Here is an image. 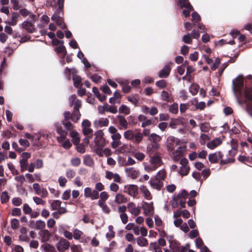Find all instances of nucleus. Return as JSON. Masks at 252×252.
Wrapping results in <instances>:
<instances>
[{"label": "nucleus", "mask_w": 252, "mask_h": 252, "mask_svg": "<svg viewBox=\"0 0 252 252\" xmlns=\"http://www.w3.org/2000/svg\"><path fill=\"white\" fill-rule=\"evenodd\" d=\"M244 85V77L239 75L232 82V88L234 94L237 99L240 98L243 94V87Z\"/></svg>", "instance_id": "f257e3e1"}, {"label": "nucleus", "mask_w": 252, "mask_h": 252, "mask_svg": "<svg viewBox=\"0 0 252 252\" xmlns=\"http://www.w3.org/2000/svg\"><path fill=\"white\" fill-rule=\"evenodd\" d=\"M124 136L126 140L133 141L136 144H139L143 139L141 132L134 133L131 130H127L124 133Z\"/></svg>", "instance_id": "f03ea898"}, {"label": "nucleus", "mask_w": 252, "mask_h": 252, "mask_svg": "<svg viewBox=\"0 0 252 252\" xmlns=\"http://www.w3.org/2000/svg\"><path fill=\"white\" fill-rule=\"evenodd\" d=\"M167 149L169 154L174 150L175 147L180 146L179 139L170 136L167 138Z\"/></svg>", "instance_id": "7ed1b4c3"}, {"label": "nucleus", "mask_w": 252, "mask_h": 252, "mask_svg": "<svg viewBox=\"0 0 252 252\" xmlns=\"http://www.w3.org/2000/svg\"><path fill=\"white\" fill-rule=\"evenodd\" d=\"M94 146L104 147L105 145V140L103 137L104 133L102 130H98L94 133Z\"/></svg>", "instance_id": "20e7f679"}, {"label": "nucleus", "mask_w": 252, "mask_h": 252, "mask_svg": "<svg viewBox=\"0 0 252 252\" xmlns=\"http://www.w3.org/2000/svg\"><path fill=\"white\" fill-rule=\"evenodd\" d=\"M142 208L143 210V214L146 216L151 217L154 214V207L153 202L148 203L143 202Z\"/></svg>", "instance_id": "39448f33"}, {"label": "nucleus", "mask_w": 252, "mask_h": 252, "mask_svg": "<svg viewBox=\"0 0 252 252\" xmlns=\"http://www.w3.org/2000/svg\"><path fill=\"white\" fill-rule=\"evenodd\" d=\"M186 150V147L184 146H179L177 149L171 151V154H169L171 156L172 159L174 161H178L183 156V152Z\"/></svg>", "instance_id": "423d86ee"}, {"label": "nucleus", "mask_w": 252, "mask_h": 252, "mask_svg": "<svg viewBox=\"0 0 252 252\" xmlns=\"http://www.w3.org/2000/svg\"><path fill=\"white\" fill-rule=\"evenodd\" d=\"M84 196L92 200H95L98 198L99 193L96 190H92L91 188L87 187L84 189Z\"/></svg>", "instance_id": "0eeeda50"}, {"label": "nucleus", "mask_w": 252, "mask_h": 252, "mask_svg": "<svg viewBox=\"0 0 252 252\" xmlns=\"http://www.w3.org/2000/svg\"><path fill=\"white\" fill-rule=\"evenodd\" d=\"M82 132L85 135L92 134L93 129L91 128V123L88 120H84L82 122Z\"/></svg>", "instance_id": "6e6552de"}, {"label": "nucleus", "mask_w": 252, "mask_h": 252, "mask_svg": "<svg viewBox=\"0 0 252 252\" xmlns=\"http://www.w3.org/2000/svg\"><path fill=\"white\" fill-rule=\"evenodd\" d=\"M70 246V243L64 239H61L56 244L58 250L60 252H64Z\"/></svg>", "instance_id": "1a4fd4ad"}, {"label": "nucleus", "mask_w": 252, "mask_h": 252, "mask_svg": "<svg viewBox=\"0 0 252 252\" xmlns=\"http://www.w3.org/2000/svg\"><path fill=\"white\" fill-rule=\"evenodd\" d=\"M127 208L130 214L135 216H138L140 213V208L136 206L133 202H129L127 205Z\"/></svg>", "instance_id": "9d476101"}, {"label": "nucleus", "mask_w": 252, "mask_h": 252, "mask_svg": "<svg viewBox=\"0 0 252 252\" xmlns=\"http://www.w3.org/2000/svg\"><path fill=\"white\" fill-rule=\"evenodd\" d=\"M105 178L108 180H113L114 182L116 183H120L121 181L120 175L117 173H114L111 171H105Z\"/></svg>", "instance_id": "9b49d317"}, {"label": "nucleus", "mask_w": 252, "mask_h": 252, "mask_svg": "<svg viewBox=\"0 0 252 252\" xmlns=\"http://www.w3.org/2000/svg\"><path fill=\"white\" fill-rule=\"evenodd\" d=\"M109 124V120L105 118H101L95 120L94 122L95 127L98 128L103 126H107Z\"/></svg>", "instance_id": "f8f14e48"}, {"label": "nucleus", "mask_w": 252, "mask_h": 252, "mask_svg": "<svg viewBox=\"0 0 252 252\" xmlns=\"http://www.w3.org/2000/svg\"><path fill=\"white\" fill-rule=\"evenodd\" d=\"M125 171L127 176L133 179L137 178L140 174L139 171L133 167L126 168Z\"/></svg>", "instance_id": "ddd939ff"}, {"label": "nucleus", "mask_w": 252, "mask_h": 252, "mask_svg": "<svg viewBox=\"0 0 252 252\" xmlns=\"http://www.w3.org/2000/svg\"><path fill=\"white\" fill-rule=\"evenodd\" d=\"M148 139L151 142H153L154 144L152 145L153 147H154L155 149L158 148V146L157 143L161 139V137L159 135L156 133H152L151 134L149 135Z\"/></svg>", "instance_id": "4468645a"}, {"label": "nucleus", "mask_w": 252, "mask_h": 252, "mask_svg": "<svg viewBox=\"0 0 252 252\" xmlns=\"http://www.w3.org/2000/svg\"><path fill=\"white\" fill-rule=\"evenodd\" d=\"M108 131L111 134L112 140L120 139L121 138V135L118 132L117 129L115 126H109Z\"/></svg>", "instance_id": "2eb2a0df"}, {"label": "nucleus", "mask_w": 252, "mask_h": 252, "mask_svg": "<svg viewBox=\"0 0 252 252\" xmlns=\"http://www.w3.org/2000/svg\"><path fill=\"white\" fill-rule=\"evenodd\" d=\"M52 21H56L57 25L60 27L61 28L64 29L66 28V26L64 23L63 19L61 18L58 14L55 13L53 14L51 17Z\"/></svg>", "instance_id": "dca6fc26"}, {"label": "nucleus", "mask_w": 252, "mask_h": 252, "mask_svg": "<svg viewBox=\"0 0 252 252\" xmlns=\"http://www.w3.org/2000/svg\"><path fill=\"white\" fill-rule=\"evenodd\" d=\"M150 186L157 190H160L163 187V183L160 180H158L154 177V179H151L150 181Z\"/></svg>", "instance_id": "f3484780"}, {"label": "nucleus", "mask_w": 252, "mask_h": 252, "mask_svg": "<svg viewBox=\"0 0 252 252\" xmlns=\"http://www.w3.org/2000/svg\"><path fill=\"white\" fill-rule=\"evenodd\" d=\"M34 22V20H33L32 23L28 21H25L22 24V27L29 32H33L35 31V28L33 26Z\"/></svg>", "instance_id": "a211bd4d"}, {"label": "nucleus", "mask_w": 252, "mask_h": 252, "mask_svg": "<svg viewBox=\"0 0 252 252\" xmlns=\"http://www.w3.org/2000/svg\"><path fill=\"white\" fill-rule=\"evenodd\" d=\"M222 157L221 153L220 152L213 153L209 155V160L211 163L217 162Z\"/></svg>", "instance_id": "6ab92c4d"}, {"label": "nucleus", "mask_w": 252, "mask_h": 252, "mask_svg": "<svg viewBox=\"0 0 252 252\" xmlns=\"http://www.w3.org/2000/svg\"><path fill=\"white\" fill-rule=\"evenodd\" d=\"M140 190L143 194L145 199L148 200H151L152 199V196L150 191L145 186H141L140 187Z\"/></svg>", "instance_id": "aec40b11"}, {"label": "nucleus", "mask_w": 252, "mask_h": 252, "mask_svg": "<svg viewBox=\"0 0 252 252\" xmlns=\"http://www.w3.org/2000/svg\"><path fill=\"white\" fill-rule=\"evenodd\" d=\"M150 163L157 168L162 164L161 158L159 156L155 155L151 158Z\"/></svg>", "instance_id": "412c9836"}, {"label": "nucleus", "mask_w": 252, "mask_h": 252, "mask_svg": "<svg viewBox=\"0 0 252 252\" xmlns=\"http://www.w3.org/2000/svg\"><path fill=\"white\" fill-rule=\"evenodd\" d=\"M70 135L72 138V141L74 145H77L79 143L80 137L78 132L71 130L70 132Z\"/></svg>", "instance_id": "4be33fe9"}, {"label": "nucleus", "mask_w": 252, "mask_h": 252, "mask_svg": "<svg viewBox=\"0 0 252 252\" xmlns=\"http://www.w3.org/2000/svg\"><path fill=\"white\" fill-rule=\"evenodd\" d=\"M221 143V141L220 138H216L212 141L207 143V146L210 149H213L218 147Z\"/></svg>", "instance_id": "5701e85b"}, {"label": "nucleus", "mask_w": 252, "mask_h": 252, "mask_svg": "<svg viewBox=\"0 0 252 252\" xmlns=\"http://www.w3.org/2000/svg\"><path fill=\"white\" fill-rule=\"evenodd\" d=\"M118 118L119 120L120 127L119 129H126L128 127V123L125 117L122 116H118Z\"/></svg>", "instance_id": "b1692460"}, {"label": "nucleus", "mask_w": 252, "mask_h": 252, "mask_svg": "<svg viewBox=\"0 0 252 252\" xmlns=\"http://www.w3.org/2000/svg\"><path fill=\"white\" fill-rule=\"evenodd\" d=\"M127 201V198L124 195L121 193H118L116 194L115 198V202L118 204L125 203Z\"/></svg>", "instance_id": "393cba45"}, {"label": "nucleus", "mask_w": 252, "mask_h": 252, "mask_svg": "<svg viewBox=\"0 0 252 252\" xmlns=\"http://www.w3.org/2000/svg\"><path fill=\"white\" fill-rule=\"evenodd\" d=\"M128 192L129 195L133 197H135L138 194L137 186L134 185H129L128 188Z\"/></svg>", "instance_id": "a878e982"}, {"label": "nucleus", "mask_w": 252, "mask_h": 252, "mask_svg": "<svg viewBox=\"0 0 252 252\" xmlns=\"http://www.w3.org/2000/svg\"><path fill=\"white\" fill-rule=\"evenodd\" d=\"M122 160H124V158H120L119 162L122 164V165L130 166L133 165L136 163L135 160H134L131 157H128L127 160L126 161H123V162H121Z\"/></svg>", "instance_id": "bb28decb"}, {"label": "nucleus", "mask_w": 252, "mask_h": 252, "mask_svg": "<svg viewBox=\"0 0 252 252\" xmlns=\"http://www.w3.org/2000/svg\"><path fill=\"white\" fill-rule=\"evenodd\" d=\"M170 68L169 65L165 66L162 70L159 73V77L160 78H166L169 74Z\"/></svg>", "instance_id": "cd10ccee"}, {"label": "nucleus", "mask_w": 252, "mask_h": 252, "mask_svg": "<svg viewBox=\"0 0 252 252\" xmlns=\"http://www.w3.org/2000/svg\"><path fill=\"white\" fill-rule=\"evenodd\" d=\"M39 235L41 238L42 242L47 241L50 237V234L47 230H43L39 232Z\"/></svg>", "instance_id": "c85d7f7f"}, {"label": "nucleus", "mask_w": 252, "mask_h": 252, "mask_svg": "<svg viewBox=\"0 0 252 252\" xmlns=\"http://www.w3.org/2000/svg\"><path fill=\"white\" fill-rule=\"evenodd\" d=\"M166 176V173L164 169L159 170L155 175V178L158 180H160L161 182L163 181Z\"/></svg>", "instance_id": "c756f323"}, {"label": "nucleus", "mask_w": 252, "mask_h": 252, "mask_svg": "<svg viewBox=\"0 0 252 252\" xmlns=\"http://www.w3.org/2000/svg\"><path fill=\"white\" fill-rule=\"evenodd\" d=\"M19 15L17 13H12L11 15V20L7 23L10 26H15L17 24V19Z\"/></svg>", "instance_id": "7c9ffc66"}, {"label": "nucleus", "mask_w": 252, "mask_h": 252, "mask_svg": "<svg viewBox=\"0 0 252 252\" xmlns=\"http://www.w3.org/2000/svg\"><path fill=\"white\" fill-rule=\"evenodd\" d=\"M132 156L138 161H142L145 158V155L140 152H135L132 153Z\"/></svg>", "instance_id": "2f4dec72"}, {"label": "nucleus", "mask_w": 252, "mask_h": 252, "mask_svg": "<svg viewBox=\"0 0 252 252\" xmlns=\"http://www.w3.org/2000/svg\"><path fill=\"white\" fill-rule=\"evenodd\" d=\"M119 112L126 115L130 114V109L126 105L123 104L119 108Z\"/></svg>", "instance_id": "473e14b6"}, {"label": "nucleus", "mask_w": 252, "mask_h": 252, "mask_svg": "<svg viewBox=\"0 0 252 252\" xmlns=\"http://www.w3.org/2000/svg\"><path fill=\"white\" fill-rule=\"evenodd\" d=\"M55 51L58 54H61L63 58L66 54V51L63 44H61L56 47L55 48Z\"/></svg>", "instance_id": "72a5a7b5"}, {"label": "nucleus", "mask_w": 252, "mask_h": 252, "mask_svg": "<svg viewBox=\"0 0 252 252\" xmlns=\"http://www.w3.org/2000/svg\"><path fill=\"white\" fill-rule=\"evenodd\" d=\"M93 92L100 101H103L106 99V97L105 95H101L96 87L93 88Z\"/></svg>", "instance_id": "f704fd0d"}, {"label": "nucleus", "mask_w": 252, "mask_h": 252, "mask_svg": "<svg viewBox=\"0 0 252 252\" xmlns=\"http://www.w3.org/2000/svg\"><path fill=\"white\" fill-rule=\"evenodd\" d=\"M83 233L81 230L76 228L73 230V237L74 239L79 240L81 238L83 239Z\"/></svg>", "instance_id": "c9c22d12"}, {"label": "nucleus", "mask_w": 252, "mask_h": 252, "mask_svg": "<svg viewBox=\"0 0 252 252\" xmlns=\"http://www.w3.org/2000/svg\"><path fill=\"white\" fill-rule=\"evenodd\" d=\"M192 103L195 106V108L196 109H199L200 110H203L206 106L205 103L204 102L201 101L200 102H198L196 99L192 101Z\"/></svg>", "instance_id": "e433bc0d"}, {"label": "nucleus", "mask_w": 252, "mask_h": 252, "mask_svg": "<svg viewBox=\"0 0 252 252\" xmlns=\"http://www.w3.org/2000/svg\"><path fill=\"white\" fill-rule=\"evenodd\" d=\"M137 244L140 247H146L148 245V240L143 237H139L136 239Z\"/></svg>", "instance_id": "4c0bfd02"}, {"label": "nucleus", "mask_w": 252, "mask_h": 252, "mask_svg": "<svg viewBox=\"0 0 252 252\" xmlns=\"http://www.w3.org/2000/svg\"><path fill=\"white\" fill-rule=\"evenodd\" d=\"M104 109L106 112L115 114L117 112V107L115 106H110L108 104H104Z\"/></svg>", "instance_id": "58836bf2"}, {"label": "nucleus", "mask_w": 252, "mask_h": 252, "mask_svg": "<svg viewBox=\"0 0 252 252\" xmlns=\"http://www.w3.org/2000/svg\"><path fill=\"white\" fill-rule=\"evenodd\" d=\"M73 80L74 85L76 88H78L79 86L82 85V79L80 76H77V75H74L73 77Z\"/></svg>", "instance_id": "ea45409f"}, {"label": "nucleus", "mask_w": 252, "mask_h": 252, "mask_svg": "<svg viewBox=\"0 0 252 252\" xmlns=\"http://www.w3.org/2000/svg\"><path fill=\"white\" fill-rule=\"evenodd\" d=\"M109 195L106 191H102L100 193V199L98 201V203H105V201L108 199Z\"/></svg>", "instance_id": "a19ab883"}, {"label": "nucleus", "mask_w": 252, "mask_h": 252, "mask_svg": "<svg viewBox=\"0 0 252 252\" xmlns=\"http://www.w3.org/2000/svg\"><path fill=\"white\" fill-rule=\"evenodd\" d=\"M80 116L81 114L79 110H74L71 115V120L74 122H76L78 120H79Z\"/></svg>", "instance_id": "79ce46f5"}, {"label": "nucleus", "mask_w": 252, "mask_h": 252, "mask_svg": "<svg viewBox=\"0 0 252 252\" xmlns=\"http://www.w3.org/2000/svg\"><path fill=\"white\" fill-rule=\"evenodd\" d=\"M42 247L46 252H57L54 247L48 244L43 245Z\"/></svg>", "instance_id": "37998d69"}, {"label": "nucleus", "mask_w": 252, "mask_h": 252, "mask_svg": "<svg viewBox=\"0 0 252 252\" xmlns=\"http://www.w3.org/2000/svg\"><path fill=\"white\" fill-rule=\"evenodd\" d=\"M199 86L197 84H192L189 88V92L192 95H195L198 92Z\"/></svg>", "instance_id": "c03bdc74"}, {"label": "nucleus", "mask_w": 252, "mask_h": 252, "mask_svg": "<svg viewBox=\"0 0 252 252\" xmlns=\"http://www.w3.org/2000/svg\"><path fill=\"white\" fill-rule=\"evenodd\" d=\"M113 227L112 225H109L108 226L109 232L106 234V237L107 239H110L114 237L115 232L113 231Z\"/></svg>", "instance_id": "a18cd8bd"}, {"label": "nucleus", "mask_w": 252, "mask_h": 252, "mask_svg": "<svg viewBox=\"0 0 252 252\" xmlns=\"http://www.w3.org/2000/svg\"><path fill=\"white\" fill-rule=\"evenodd\" d=\"M210 139L209 136L206 134L201 133L200 136V143L201 145H205L206 141Z\"/></svg>", "instance_id": "49530a36"}, {"label": "nucleus", "mask_w": 252, "mask_h": 252, "mask_svg": "<svg viewBox=\"0 0 252 252\" xmlns=\"http://www.w3.org/2000/svg\"><path fill=\"white\" fill-rule=\"evenodd\" d=\"M19 12H20V13L23 16H24V17H26L27 16H29L30 17L32 18L33 19L35 17V16L34 15H33L31 12H29L28 10H27L26 9H25V8L21 9Z\"/></svg>", "instance_id": "de8ad7c7"}, {"label": "nucleus", "mask_w": 252, "mask_h": 252, "mask_svg": "<svg viewBox=\"0 0 252 252\" xmlns=\"http://www.w3.org/2000/svg\"><path fill=\"white\" fill-rule=\"evenodd\" d=\"M83 162L86 165L89 166H92L94 165L93 159L89 156H86L84 158Z\"/></svg>", "instance_id": "09e8293b"}, {"label": "nucleus", "mask_w": 252, "mask_h": 252, "mask_svg": "<svg viewBox=\"0 0 252 252\" xmlns=\"http://www.w3.org/2000/svg\"><path fill=\"white\" fill-rule=\"evenodd\" d=\"M9 199L8 193L6 191H4L1 193L0 195V200L2 203H6Z\"/></svg>", "instance_id": "8fccbe9b"}, {"label": "nucleus", "mask_w": 252, "mask_h": 252, "mask_svg": "<svg viewBox=\"0 0 252 252\" xmlns=\"http://www.w3.org/2000/svg\"><path fill=\"white\" fill-rule=\"evenodd\" d=\"M189 171V167L188 166H182L179 173L182 176L187 175Z\"/></svg>", "instance_id": "3c124183"}, {"label": "nucleus", "mask_w": 252, "mask_h": 252, "mask_svg": "<svg viewBox=\"0 0 252 252\" xmlns=\"http://www.w3.org/2000/svg\"><path fill=\"white\" fill-rule=\"evenodd\" d=\"M127 98L129 102L134 105H136L138 102V97L137 95L128 96Z\"/></svg>", "instance_id": "603ef678"}, {"label": "nucleus", "mask_w": 252, "mask_h": 252, "mask_svg": "<svg viewBox=\"0 0 252 252\" xmlns=\"http://www.w3.org/2000/svg\"><path fill=\"white\" fill-rule=\"evenodd\" d=\"M244 95L248 99H251L252 98V88L250 89L245 87Z\"/></svg>", "instance_id": "864d4df0"}, {"label": "nucleus", "mask_w": 252, "mask_h": 252, "mask_svg": "<svg viewBox=\"0 0 252 252\" xmlns=\"http://www.w3.org/2000/svg\"><path fill=\"white\" fill-rule=\"evenodd\" d=\"M61 205V202L59 200H56L54 201L51 204V208L53 210H57L59 209Z\"/></svg>", "instance_id": "5fc2aeb1"}, {"label": "nucleus", "mask_w": 252, "mask_h": 252, "mask_svg": "<svg viewBox=\"0 0 252 252\" xmlns=\"http://www.w3.org/2000/svg\"><path fill=\"white\" fill-rule=\"evenodd\" d=\"M190 33H188L186 35H185L183 37V41L187 44H190L192 43V37Z\"/></svg>", "instance_id": "6e6d98bb"}, {"label": "nucleus", "mask_w": 252, "mask_h": 252, "mask_svg": "<svg viewBox=\"0 0 252 252\" xmlns=\"http://www.w3.org/2000/svg\"><path fill=\"white\" fill-rule=\"evenodd\" d=\"M103 147H100L98 146H94V151L95 152V153L98 155L99 157H102L103 156V150L102 148Z\"/></svg>", "instance_id": "4d7b16f0"}, {"label": "nucleus", "mask_w": 252, "mask_h": 252, "mask_svg": "<svg viewBox=\"0 0 252 252\" xmlns=\"http://www.w3.org/2000/svg\"><path fill=\"white\" fill-rule=\"evenodd\" d=\"M45 227V223L44 221L39 220L36 221L35 227L37 229H43Z\"/></svg>", "instance_id": "13d9d810"}, {"label": "nucleus", "mask_w": 252, "mask_h": 252, "mask_svg": "<svg viewBox=\"0 0 252 252\" xmlns=\"http://www.w3.org/2000/svg\"><path fill=\"white\" fill-rule=\"evenodd\" d=\"M7 166L13 175H16L18 174V170L15 168L14 166L12 163H7Z\"/></svg>", "instance_id": "bf43d9fd"}, {"label": "nucleus", "mask_w": 252, "mask_h": 252, "mask_svg": "<svg viewBox=\"0 0 252 252\" xmlns=\"http://www.w3.org/2000/svg\"><path fill=\"white\" fill-rule=\"evenodd\" d=\"M150 247L155 252H162L161 248L156 243H151Z\"/></svg>", "instance_id": "052dcab7"}, {"label": "nucleus", "mask_w": 252, "mask_h": 252, "mask_svg": "<svg viewBox=\"0 0 252 252\" xmlns=\"http://www.w3.org/2000/svg\"><path fill=\"white\" fill-rule=\"evenodd\" d=\"M20 164L21 170L22 171H24L27 170V167H28V161L23 160V159H20Z\"/></svg>", "instance_id": "680f3d73"}, {"label": "nucleus", "mask_w": 252, "mask_h": 252, "mask_svg": "<svg viewBox=\"0 0 252 252\" xmlns=\"http://www.w3.org/2000/svg\"><path fill=\"white\" fill-rule=\"evenodd\" d=\"M200 130L204 132H208L210 130V127L208 124H201L200 126Z\"/></svg>", "instance_id": "e2e57ef3"}, {"label": "nucleus", "mask_w": 252, "mask_h": 252, "mask_svg": "<svg viewBox=\"0 0 252 252\" xmlns=\"http://www.w3.org/2000/svg\"><path fill=\"white\" fill-rule=\"evenodd\" d=\"M99 206L102 208L103 212L106 214L109 213L110 210L108 206L105 203H98Z\"/></svg>", "instance_id": "0e129e2a"}, {"label": "nucleus", "mask_w": 252, "mask_h": 252, "mask_svg": "<svg viewBox=\"0 0 252 252\" xmlns=\"http://www.w3.org/2000/svg\"><path fill=\"white\" fill-rule=\"evenodd\" d=\"M72 252H82V248L80 245H72L70 247Z\"/></svg>", "instance_id": "69168bd1"}, {"label": "nucleus", "mask_w": 252, "mask_h": 252, "mask_svg": "<svg viewBox=\"0 0 252 252\" xmlns=\"http://www.w3.org/2000/svg\"><path fill=\"white\" fill-rule=\"evenodd\" d=\"M11 226L13 229H17L19 226V221L16 219H13L11 221Z\"/></svg>", "instance_id": "338daca9"}, {"label": "nucleus", "mask_w": 252, "mask_h": 252, "mask_svg": "<svg viewBox=\"0 0 252 252\" xmlns=\"http://www.w3.org/2000/svg\"><path fill=\"white\" fill-rule=\"evenodd\" d=\"M58 182L61 187H63L67 183V179L64 177L61 176L59 178Z\"/></svg>", "instance_id": "774afa93"}]
</instances>
